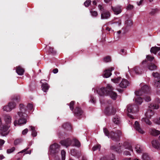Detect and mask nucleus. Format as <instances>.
Instances as JSON below:
<instances>
[{"mask_svg": "<svg viewBox=\"0 0 160 160\" xmlns=\"http://www.w3.org/2000/svg\"><path fill=\"white\" fill-rule=\"evenodd\" d=\"M133 71L137 74H140L142 73V71L138 67H136L133 68Z\"/></svg>", "mask_w": 160, "mask_h": 160, "instance_id": "nucleus-29", "label": "nucleus"}, {"mask_svg": "<svg viewBox=\"0 0 160 160\" xmlns=\"http://www.w3.org/2000/svg\"><path fill=\"white\" fill-rule=\"evenodd\" d=\"M90 102H92L93 103H94L95 102V99L94 98V97L91 96L90 98Z\"/></svg>", "mask_w": 160, "mask_h": 160, "instance_id": "nucleus-55", "label": "nucleus"}, {"mask_svg": "<svg viewBox=\"0 0 160 160\" xmlns=\"http://www.w3.org/2000/svg\"><path fill=\"white\" fill-rule=\"evenodd\" d=\"M115 156L113 154H111L110 156V160H115Z\"/></svg>", "mask_w": 160, "mask_h": 160, "instance_id": "nucleus-57", "label": "nucleus"}, {"mask_svg": "<svg viewBox=\"0 0 160 160\" xmlns=\"http://www.w3.org/2000/svg\"><path fill=\"white\" fill-rule=\"evenodd\" d=\"M27 107L29 110H31L33 107V105L32 104L29 103L28 104L27 106Z\"/></svg>", "mask_w": 160, "mask_h": 160, "instance_id": "nucleus-50", "label": "nucleus"}, {"mask_svg": "<svg viewBox=\"0 0 160 160\" xmlns=\"http://www.w3.org/2000/svg\"><path fill=\"white\" fill-rule=\"evenodd\" d=\"M60 143L62 146L68 147L70 146L72 143V140L70 138L63 140L60 142Z\"/></svg>", "mask_w": 160, "mask_h": 160, "instance_id": "nucleus-13", "label": "nucleus"}, {"mask_svg": "<svg viewBox=\"0 0 160 160\" xmlns=\"http://www.w3.org/2000/svg\"><path fill=\"white\" fill-rule=\"evenodd\" d=\"M133 6L130 4H129L126 7V8L127 10H131L133 8Z\"/></svg>", "mask_w": 160, "mask_h": 160, "instance_id": "nucleus-54", "label": "nucleus"}, {"mask_svg": "<svg viewBox=\"0 0 160 160\" xmlns=\"http://www.w3.org/2000/svg\"><path fill=\"white\" fill-rule=\"evenodd\" d=\"M148 69L151 71L156 69L157 66L153 63H151L148 66Z\"/></svg>", "mask_w": 160, "mask_h": 160, "instance_id": "nucleus-30", "label": "nucleus"}, {"mask_svg": "<svg viewBox=\"0 0 160 160\" xmlns=\"http://www.w3.org/2000/svg\"><path fill=\"white\" fill-rule=\"evenodd\" d=\"M152 76L155 78L154 86L158 87H160V75L157 72L153 73Z\"/></svg>", "mask_w": 160, "mask_h": 160, "instance_id": "nucleus-9", "label": "nucleus"}, {"mask_svg": "<svg viewBox=\"0 0 160 160\" xmlns=\"http://www.w3.org/2000/svg\"><path fill=\"white\" fill-rule=\"evenodd\" d=\"M103 61L105 62H109L111 61V58L109 56L106 57L104 58Z\"/></svg>", "mask_w": 160, "mask_h": 160, "instance_id": "nucleus-39", "label": "nucleus"}, {"mask_svg": "<svg viewBox=\"0 0 160 160\" xmlns=\"http://www.w3.org/2000/svg\"><path fill=\"white\" fill-rule=\"evenodd\" d=\"M121 78L118 77L115 79H112L111 81L115 83H118L120 81Z\"/></svg>", "mask_w": 160, "mask_h": 160, "instance_id": "nucleus-38", "label": "nucleus"}, {"mask_svg": "<svg viewBox=\"0 0 160 160\" xmlns=\"http://www.w3.org/2000/svg\"><path fill=\"white\" fill-rule=\"evenodd\" d=\"M28 131V130L27 128H26L25 129H24L22 131V134L23 135H25L27 133Z\"/></svg>", "mask_w": 160, "mask_h": 160, "instance_id": "nucleus-56", "label": "nucleus"}, {"mask_svg": "<svg viewBox=\"0 0 160 160\" xmlns=\"http://www.w3.org/2000/svg\"><path fill=\"white\" fill-rule=\"evenodd\" d=\"M58 70L57 68H56V69H54L53 71V72L54 73H58Z\"/></svg>", "mask_w": 160, "mask_h": 160, "instance_id": "nucleus-63", "label": "nucleus"}, {"mask_svg": "<svg viewBox=\"0 0 160 160\" xmlns=\"http://www.w3.org/2000/svg\"><path fill=\"white\" fill-rule=\"evenodd\" d=\"M70 152L72 155L74 156H78L79 155V152H78L75 149L71 150Z\"/></svg>", "mask_w": 160, "mask_h": 160, "instance_id": "nucleus-31", "label": "nucleus"}, {"mask_svg": "<svg viewBox=\"0 0 160 160\" xmlns=\"http://www.w3.org/2000/svg\"><path fill=\"white\" fill-rule=\"evenodd\" d=\"M150 89L148 86L147 85H144L141 88V90L136 91L135 92L136 97L135 98V101L137 104H141L142 102V99L139 96H142L143 94L148 93L150 91Z\"/></svg>", "mask_w": 160, "mask_h": 160, "instance_id": "nucleus-3", "label": "nucleus"}, {"mask_svg": "<svg viewBox=\"0 0 160 160\" xmlns=\"http://www.w3.org/2000/svg\"><path fill=\"white\" fill-rule=\"evenodd\" d=\"M62 127L63 128L68 131L71 130L72 128L71 125L68 123H66L63 124Z\"/></svg>", "mask_w": 160, "mask_h": 160, "instance_id": "nucleus-28", "label": "nucleus"}, {"mask_svg": "<svg viewBox=\"0 0 160 160\" xmlns=\"http://www.w3.org/2000/svg\"><path fill=\"white\" fill-rule=\"evenodd\" d=\"M143 98L146 102H149L151 100L150 97L149 96L145 94L144 95V97H143Z\"/></svg>", "mask_w": 160, "mask_h": 160, "instance_id": "nucleus-41", "label": "nucleus"}, {"mask_svg": "<svg viewBox=\"0 0 160 160\" xmlns=\"http://www.w3.org/2000/svg\"><path fill=\"white\" fill-rule=\"evenodd\" d=\"M145 121V123L148 125H151L152 123L150 121Z\"/></svg>", "mask_w": 160, "mask_h": 160, "instance_id": "nucleus-60", "label": "nucleus"}, {"mask_svg": "<svg viewBox=\"0 0 160 160\" xmlns=\"http://www.w3.org/2000/svg\"><path fill=\"white\" fill-rule=\"evenodd\" d=\"M123 147L125 149L128 150L132 152H133V149L131 144L128 142H124L122 146L120 143H118V145L117 147L114 145H112L111 147V149L118 153H120L122 151Z\"/></svg>", "mask_w": 160, "mask_h": 160, "instance_id": "nucleus-4", "label": "nucleus"}, {"mask_svg": "<svg viewBox=\"0 0 160 160\" xmlns=\"http://www.w3.org/2000/svg\"><path fill=\"white\" fill-rule=\"evenodd\" d=\"M3 111H5L7 112H9L12 110L8 105L4 106L3 108Z\"/></svg>", "mask_w": 160, "mask_h": 160, "instance_id": "nucleus-35", "label": "nucleus"}, {"mask_svg": "<svg viewBox=\"0 0 160 160\" xmlns=\"http://www.w3.org/2000/svg\"><path fill=\"white\" fill-rule=\"evenodd\" d=\"M125 24L128 26H131L132 25V21L129 19L127 20L125 22Z\"/></svg>", "mask_w": 160, "mask_h": 160, "instance_id": "nucleus-40", "label": "nucleus"}, {"mask_svg": "<svg viewBox=\"0 0 160 160\" xmlns=\"http://www.w3.org/2000/svg\"><path fill=\"white\" fill-rule=\"evenodd\" d=\"M28 148H25V149L23 150H22L19 153H22L24 152H25L28 150Z\"/></svg>", "mask_w": 160, "mask_h": 160, "instance_id": "nucleus-62", "label": "nucleus"}, {"mask_svg": "<svg viewBox=\"0 0 160 160\" xmlns=\"http://www.w3.org/2000/svg\"><path fill=\"white\" fill-rule=\"evenodd\" d=\"M143 2V0H141L139 2H137V3L138 6L141 5Z\"/></svg>", "mask_w": 160, "mask_h": 160, "instance_id": "nucleus-59", "label": "nucleus"}, {"mask_svg": "<svg viewBox=\"0 0 160 160\" xmlns=\"http://www.w3.org/2000/svg\"><path fill=\"white\" fill-rule=\"evenodd\" d=\"M114 68L111 67L110 68L106 70L103 72V76L105 78H108L112 75L111 71L113 70Z\"/></svg>", "mask_w": 160, "mask_h": 160, "instance_id": "nucleus-14", "label": "nucleus"}, {"mask_svg": "<svg viewBox=\"0 0 160 160\" xmlns=\"http://www.w3.org/2000/svg\"><path fill=\"white\" fill-rule=\"evenodd\" d=\"M103 131L105 136L115 141H118L119 137L122 135V132L119 130L117 131L116 133L113 132H111L110 133L106 128H104Z\"/></svg>", "mask_w": 160, "mask_h": 160, "instance_id": "nucleus-5", "label": "nucleus"}, {"mask_svg": "<svg viewBox=\"0 0 160 160\" xmlns=\"http://www.w3.org/2000/svg\"><path fill=\"white\" fill-rule=\"evenodd\" d=\"M74 102L73 101H71L70 103V104H69L70 108L72 111V110L73 109V106L74 105Z\"/></svg>", "mask_w": 160, "mask_h": 160, "instance_id": "nucleus-47", "label": "nucleus"}, {"mask_svg": "<svg viewBox=\"0 0 160 160\" xmlns=\"http://www.w3.org/2000/svg\"><path fill=\"white\" fill-rule=\"evenodd\" d=\"M73 141L74 142L75 145L76 146L78 147H79L80 146V143L78 140L76 139H74Z\"/></svg>", "mask_w": 160, "mask_h": 160, "instance_id": "nucleus-37", "label": "nucleus"}, {"mask_svg": "<svg viewBox=\"0 0 160 160\" xmlns=\"http://www.w3.org/2000/svg\"><path fill=\"white\" fill-rule=\"evenodd\" d=\"M29 127L30 128V130L32 131V135L33 137H36L37 135V133L35 129V127L32 126H30Z\"/></svg>", "mask_w": 160, "mask_h": 160, "instance_id": "nucleus-25", "label": "nucleus"}, {"mask_svg": "<svg viewBox=\"0 0 160 160\" xmlns=\"http://www.w3.org/2000/svg\"><path fill=\"white\" fill-rule=\"evenodd\" d=\"M15 148L13 147L11 148L8 149L7 150V152L8 153H10L13 152L15 150Z\"/></svg>", "mask_w": 160, "mask_h": 160, "instance_id": "nucleus-42", "label": "nucleus"}, {"mask_svg": "<svg viewBox=\"0 0 160 160\" xmlns=\"http://www.w3.org/2000/svg\"><path fill=\"white\" fill-rule=\"evenodd\" d=\"M147 59L150 61H152L154 59V57H152L150 55H147L146 56Z\"/></svg>", "mask_w": 160, "mask_h": 160, "instance_id": "nucleus-46", "label": "nucleus"}, {"mask_svg": "<svg viewBox=\"0 0 160 160\" xmlns=\"http://www.w3.org/2000/svg\"><path fill=\"white\" fill-rule=\"evenodd\" d=\"M160 50V47H152L150 50L151 53H153L154 54H156L157 52Z\"/></svg>", "mask_w": 160, "mask_h": 160, "instance_id": "nucleus-26", "label": "nucleus"}, {"mask_svg": "<svg viewBox=\"0 0 160 160\" xmlns=\"http://www.w3.org/2000/svg\"><path fill=\"white\" fill-rule=\"evenodd\" d=\"M113 88L112 86L110 84H108L106 88H102L98 89L96 91H94L95 93H97L100 96L105 95H109L113 100L116 99L117 95L114 92L112 91Z\"/></svg>", "mask_w": 160, "mask_h": 160, "instance_id": "nucleus-2", "label": "nucleus"}, {"mask_svg": "<svg viewBox=\"0 0 160 160\" xmlns=\"http://www.w3.org/2000/svg\"><path fill=\"white\" fill-rule=\"evenodd\" d=\"M101 145L100 144H97L94 146L92 148V150L93 151H95L97 150L100 151L101 148Z\"/></svg>", "mask_w": 160, "mask_h": 160, "instance_id": "nucleus-32", "label": "nucleus"}, {"mask_svg": "<svg viewBox=\"0 0 160 160\" xmlns=\"http://www.w3.org/2000/svg\"><path fill=\"white\" fill-rule=\"evenodd\" d=\"M45 80H42L41 81V82L42 83V90L44 92H47L48 90L49 87L47 83H44V81H45Z\"/></svg>", "mask_w": 160, "mask_h": 160, "instance_id": "nucleus-21", "label": "nucleus"}, {"mask_svg": "<svg viewBox=\"0 0 160 160\" xmlns=\"http://www.w3.org/2000/svg\"><path fill=\"white\" fill-rule=\"evenodd\" d=\"M135 150L137 153H140L142 152V148L140 145H137L135 147Z\"/></svg>", "mask_w": 160, "mask_h": 160, "instance_id": "nucleus-27", "label": "nucleus"}, {"mask_svg": "<svg viewBox=\"0 0 160 160\" xmlns=\"http://www.w3.org/2000/svg\"><path fill=\"white\" fill-rule=\"evenodd\" d=\"M0 121V131L2 135L5 136L8 134V132L7 131L10 127V123L11 121Z\"/></svg>", "mask_w": 160, "mask_h": 160, "instance_id": "nucleus-6", "label": "nucleus"}, {"mask_svg": "<svg viewBox=\"0 0 160 160\" xmlns=\"http://www.w3.org/2000/svg\"><path fill=\"white\" fill-rule=\"evenodd\" d=\"M120 53L122 55H125L126 54V52L125 50L122 49L120 50Z\"/></svg>", "mask_w": 160, "mask_h": 160, "instance_id": "nucleus-49", "label": "nucleus"}, {"mask_svg": "<svg viewBox=\"0 0 160 160\" xmlns=\"http://www.w3.org/2000/svg\"><path fill=\"white\" fill-rule=\"evenodd\" d=\"M130 83L126 79H122L120 83L119 84V86L123 88H126L129 85Z\"/></svg>", "mask_w": 160, "mask_h": 160, "instance_id": "nucleus-15", "label": "nucleus"}, {"mask_svg": "<svg viewBox=\"0 0 160 160\" xmlns=\"http://www.w3.org/2000/svg\"><path fill=\"white\" fill-rule=\"evenodd\" d=\"M121 23V20L118 19V21H116L115 22V23L117 26H119Z\"/></svg>", "mask_w": 160, "mask_h": 160, "instance_id": "nucleus-52", "label": "nucleus"}, {"mask_svg": "<svg viewBox=\"0 0 160 160\" xmlns=\"http://www.w3.org/2000/svg\"><path fill=\"white\" fill-rule=\"evenodd\" d=\"M128 112H134L137 111L138 107L136 105H128L127 107Z\"/></svg>", "mask_w": 160, "mask_h": 160, "instance_id": "nucleus-16", "label": "nucleus"}, {"mask_svg": "<svg viewBox=\"0 0 160 160\" xmlns=\"http://www.w3.org/2000/svg\"><path fill=\"white\" fill-rule=\"evenodd\" d=\"M4 119L5 120H11V116L9 114H4L3 115Z\"/></svg>", "mask_w": 160, "mask_h": 160, "instance_id": "nucleus-36", "label": "nucleus"}, {"mask_svg": "<svg viewBox=\"0 0 160 160\" xmlns=\"http://www.w3.org/2000/svg\"><path fill=\"white\" fill-rule=\"evenodd\" d=\"M154 123L158 125H160V121H154Z\"/></svg>", "mask_w": 160, "mask_h": 160, "instance_id": "nucleus-64", "label": "nucleus"}, {"mask_svg": "<svg viewBox=\"0 0 160 160\" xmlns=\"http://www.w3.org/2000/svg\"><path fill=\"white\" fill-rule=\"evenodd\" d=\"M111 8L114 14L116 15L119 14L122 11V7L118 5L114 7L112 6Z\"/></svg>", "mask_w": 160, "mask_h": 160, "instance_id": "nucleus-19", "label": "nucleus"}, {"mask_svg": "<svg viewBox=\"0 0 160 160\" xmlns=\"http://www.w3.org/2000/svg\"><path fill=\"white\" fill-rule=\"evenodd\" d=\"M23 141V140L21 138H18L16 139L14 141V144L15 145H18L21 143Z\"/></svg>", "mask_w": 160, "mask_h": 160, "instance_id": "nucleus-34", "label": "nucleus"}, {"mask_svg": "<svg viewBox=\"0 0 160 160\" xmlns=\"http://www.w3.org/2000/svg\"><path fill=\"white\" fill-rule=\"evenodd\" d=\"M49 52L53 54L56 53V52L53 50V49L52 48H49Z\"/></svg>", "mask_w": 160, "mask_h": 160, "instance_id": "nucleus-53", "label": "nucleus"}, {"mask_svg": "<svg viewBox=\"0 0 160 160\" xmlns=\"http://www.w3.org/2000/svg\"><path fill=\"white\" fill-rule=\"evenodd\" d=\"M101 13V19H107L110 17L109 12L106 10L102 11Z\"/></svg>", "mask_w": 160, "mask_h": 160, "instance_id": "nucleus-12", "label": "nucleus"}, {"mask_svg": "<svg viewBox=\"0 0 160 160\" xmlns=\"http://www.w3.org/2000/svg\"><path fill=\"white\" fill-rule=\"evenodd\" d=\"M115 108L112 107H106L104 110V113L107 115H109L114 114L116 112Z\"/></svg>", "mask_w": 160, "mask_h": 160, "instance_id": "nucleus-10", "label": "nucleus"}, {"mask_svg": "<svg viewBox=\"0 0 160 160\" xmlns=\"http://www.w3.org/2000/svg\"><path fill=\"white\" fill-rule=\"evenodd\" d=\"M98 9L101 12H102V11H104L105 10L103 7H102L101 5L99 4L98 6Z\"/></svg>", "mask_w": 160, "mask_h": 160, "instance_id": "nucleus-48", "label": "nucleus"}, {"mask_svg": "<svg viewBox=\"0 0 160 160\" xmlns=\"http://www.w3.org/2000/svg\"><path fill=\"white\" fill-rule=\"evenodd\" d=\"M60 149V146L57 143H54L51 145L48 151L49 157L51 156L54 157L56 158V160H65L66 152L64 150H62L61 151V160L60 158L58 159L57 158Z\"/></svg>", "mask_w": 160, "mask_h": 160, "instance_id": "nucleus-1", "label": "nucleus"}, {"mask_svg": "<svg viewBox=\"0 0 160 160\" xmlns=\"http://www.w3.org/2000/svg\"><path fill=\"white\" fill-rule=\"evenodd\" d=\"M16 72L18 74L20 75H22L24 72V70L20 66L16 67Z\"/></svg>", "mask_w": 160, "mask_h": 160, "instance_id": "nucleus-24", "label": "nucleus"}, {"mask_svg": "<svg viewBox=\"0 0 160 160\" xmlns=\"http://www.w3.org/2000/svg\"><path fill=\"white\" fill-rule=\"evenodd\" d=\"M130 152H131V151H128L127 150H125V151H124L123 154L126 156L131 155Z\"/></svg>", "mask_w": 160, "mask_h": 160, "instance_id": "nucleus-45", "label": "nucleus"}, {"mask_svg": "<svg viewBox=\"0 0 160 160\" xmlns=\"http://www.w3.org/2000/svg\"><path fill=\"white\" fill-rule=\"evenodd\" d=\"M4 142L5 141L4 140L0 139V150L2 149V147Z\"/></svg>", "mask_w": 160, "mask_h": 160, "instance_id": "nucleus-51", "label": "nucleus"}, {"mask_svg": "<svg viewBox=\"0 0 160 160\" xmlns=\"http://www.w3.org/2000/svg\"><path fill=\"white\" fill-rule=\"evenodd\" d=\"M142 159L143 160H150V158L147 153H143L142 156Z\"/></svg>", "mask_w": 160, "mask_h": 160, "instance_id": "nucleus-33", "label": "nucleus"}, {"mask_svg": "<svg viewBox=\"0 0 160 160\" xmlns=\"http://www.w3.org/2000/svg\"><path fill=\"white\" fill-rule=\"evenodd\" d=\"M90 13L92 16L96 17L97 16L98 14L97 12L96 11H93V10H91L90 11Z\"/></svg>", "mask_w": 160, "mask_h": 160, "instance_id": "nucleus-43", "label": "nucleus"}, {"mask_svg": "<svg viewBox=\"0 0 160 160\" xmlns=\"http://www.w3.org/2000/svg\"><path fill=\"white\" fill-rule=\"evenodd\" d=\"M27 121H14V124L15 126H21L25 124Z\"/></svg>", "mask_w": 160, "mask_h": 160, "instance_id": "nucleus-23", "label": "nucleus"}, {"mask_svg": "<svg viewBox=\"0 0 160 160\" xmlns=\"http://www.w3.org/2000/svg\"><path fill=\"white\" fill-rule=\"evenodd\" d=\"M152 147L157 149H160V142L156 140H153L152 141Z\"/></svg>", "mask_w": 160, "mask_h": 160, "instance_id": "nucleus-22", "label": "nucleus"}, {"mask_svg": "<svg viewBox=\"0 0 160 160\" xmlns=\"http://www.w3.org/2000/svg\"><path fill=\"white\" fill-rule=\"evenodd\" d=\"M150 134L154 136H156L160 134V131L154 128H151L149 130ZM159 140L160 141V135L159 137Z\"/></svg>", "mask_w": 160, "mask_h": 160, "instance_id": "nucleus-18", "label": "nucleus"}, {"mask_svg": "<svg viewBox=\"0 0 160 160\" xmlns=\"http://www.w3.org/2000/svg\"><path fill=\"white\" fill-rule=\"evenodd\" d=\"M12 100L13 101L11 102L8 103V105L12 110L16 106V103L14 102V101L18 102L19 101V99H18L17 97H15L12 98Z\"/></svg>", "mask_w": 160, "mask_h": 160, "instance_id": "nucleus-17", "label": "nucleus"}, {"mask_svg": "<svg viewBox=\"0 0 160 160\" xmlns=\"http://www.w3.org/2000/svg\"><path fill=\"white\" fill-rule=\"evenodd\" d=\"M134 127L135 130L139 133L142 134L144 133V131L140 127L139 122L137 121H136L135 122Z\"/></svg>", "mask_w": 160, "mask_h": 160, "instance_id": "nucleus-11", "label": "nucleus"}, {"mask_svg": "<svg viewBox=\"0 0 160 160\" xmlns=\"http://www.w3.org/2000/svg\"><path fill=\"white\" fill-rule=\"evenodd\" d=\"M19 106L21 112H18L17 115L14 116V119L19 120H27L29 119V116L26 113H22L23 105L20 104Z\"/></svg>", "mask_w": 160, "mask_h": 160, "instance_id": "nucleus-8", "label": "nucleus"}, {"mask_svg": "<svg viewBox=\"0 0 160 160\" xmlns=\"http://www.w3.org/2000/svg\"><path fill=\"white\" fill-rule=\"evenodd\" d=\"M127 115L128 117H129L130 118V119H135V118H133V117L132 115L129 114V113L127 114Z\"/></svg>", "mask_w": 160, "mask_h": 160, "instance_id": "nucleus-61", "label": "nucleus"}, {"mask_svg": "<svg viewBox=\"0 0 160 160\" xmlns=\"http://www.w3.org/2000/svg\"><path fill=\"white\" fill-rule=\"evenodd\" d=\"M91 1L90 0H87V1L84 3V5L86 7H88L91 3Z\"/></svg>", "mask_w": 160, "mask_h": 160, "instance_id": "nucleus-44", "label": "nucleus"}, {"mask_svg": "<svg viewBox=\"0 0 160 160\" xmlns=\"http://www.w3.org/2000/svg\"><path fill=\"white\" fill-rule=\"evenodd\" d=\"M73 113L75 116L76 117H79L82 115L83 111L81 108L77 107L75 109Z\"/></svg>", "mask_w": 160, "mask_h": 160, "instance_id": "nucleus-20", "label": "nucleus"}, {"mask_svg": "<svg viewBox=\"0 0 160 160\" xmlns=\"http://www.w3.org/2000/svg\"><path fill=\"white\" fill-rule=\"evenodd\" d=\"M119 123V121H113V124L118 125Z\"/></svg>", "mask_w": 160, "mask_h": 160, "instance_id": "nucleus-58", "label": "nucleus"}, {"mask_svg": "<svg viewBox=\"0 0 160 160\" xmlns=\"http://www.w3.org/2000/svg\"><path fill=\"white\" fill-rule=\"evenodd\" d=\"M148 107L150 110H148L146 113L144 118L145 120H149L152 119V117L154 115V112L152 109H157L159 108V106L158 105L152 104H150Z\"/></svg>", "mask_w": 160, "mask_h": 160, "instance_id": "nucleus-7", "label": "nucleus"}]
</instances>
